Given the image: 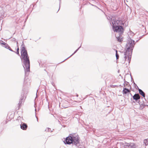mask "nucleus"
<instances>
[{
	"label": "nucleus",
	"mask_w": 148,
	"mask_h": 148,
	"mask_svg": "<svg viewBox=\"0 0 148 148\" xmlns=\"http://www.w3.org/2000/svg\"><path fill=\"white\" fill-rule=\"evenodd\" d=\"M112 23L113 31L119 34V36L116 34L115 35L117 40L120 42H122L123 39L121 35L124 31L123 27L121 25L123 24L122 21L121 20H117L116 21L114 19H113L112 21Z\"/></svg>",
	"instance_id": "1"
},
{
	"label": "nucleus",
	"mask_w": 148,
	"mask_h": 148,
	"mask_svg": "<svg viewBox=\"0 0 148 148\" xmlns=\"http://www.w3.org/2000/svg\"><path fill=\"white\" fill-rule=\"evenodd\" d=\"M22 61L23 64V66L25 70V73L29 71L30 61L27 51L25 49L23 42L21 45V48Z\"/></svg>",
	"instance_id": "2"
},
{
	"label": "nucleus",
	"mask_w": 148,
	"mask_h": 148,
	"mask_svg": "<svg viewBox=\"0 0 148 148\" xmlns=\"http://www.w3.org/2000/svg\"><path fill=\"white\" fill-rule=\"evenodd\" d=\"M135 41L131 39H129L126 45L125 51L122 52L124 53V61L130 63V61L132 50L135 45Z\"/></svg>",
	"instance_id": "3"
},
{
	"label": "nucleus",
	"mask_w": 148,
	"mask_h": 148,
	"mask_svg": "<svg viewBox=\"0 0 148 148\" xmlns=\"http://www.w3.org/2000/svg\"><path fill=\"white\" fill-rule=\"evenodd\" d=\"M64 143L65 144L68 145L72 143L77 146L79 145L78 136L76 134H71V136L66 137Z\"/></svg>",
	"instance_id": "4"
},
{
	"label": "nucleus",
	"mask_w": 148,
	"mask_h": 148,
	"mask_svg": "<svg viewBox=\"0 0 148 148\" xmlns=\"http://www.w3.org/2000/svg\"><path fill=\"white\" fill-rule=\"evenodd\" d=\"M21 97L20 98L18 104L19 106H21L22 102L24 101L26 97V95L24 93L21 95Z\"/></svg>",
	"instance_id": "5"
},
{
	"label": "nucleus",
	"mask_w": 148,
	"mask_h": 148,
	"mask_svg": "<svg viewBox=\"0 0 148 148\" xmlns=\"http://www.w3.org/2000/svg\"><path fill=\"white\" fill-rule=\"evenodd\" d=\"M20 122L21 123V124H20L21 128L23 130H26L27 127V124L25 123H22L21 121Z\"/></svg>",
	"instance_id": "6"
},
{
	"label": "nucleus",
	"mask_w": 148,
	"mask_h": 148,
	"mask_svg": "<svg viewBox=\"0 0 148 148\" xmlns=\"http://www.w3.org/2000/svg\"><path fill=\"white\" fill-rule=\"evenodd\" d=\"M125 146H127L129 148H135V145L133 143H126Z\"/></svg>",
	"instance_id": "7"
},
{
	"label": "nucleus",
	"mask_w": 148,
	"mask_h": 148,
	"mask_svg": "<svg viewBox=\"0 0 148 148\" xmlns=\"http://www.w3.org/2000/svg\"><path fill=\"white\" fill-rule=\"evenodd\" d=\"M133 99L137 101L140 99V96L138 94H135L133 96Z\"/></svg>",
	"instance_id": "8"
},
{
	"label": "nucleus",
	"mask_w": 148,
	"mask_h": 148,
	"mask_svg": "<svg viewBox=\"0 0 148 148\" xmlns=\"http://www.w3.org/2000/svg\"><path fill=\"white\" fill-rule=\"evenodd\" d=\"M130 92V90L126 88H123V94H126L128 92L129 93Z\"/></svg>",
	"instance_id": "9"
},
{
	"label": "nucleus",
	"mask_w": 148,
	"mask_h": 148,
	"mask_svg": "<svg viewBox=\"0 0 148 148\" xmlns=\"http://www.w3.org/2000/svg\"><path fill=\"white\" fill-rule=\"evenodd\" d=\"M138 91L139 94L142 95L143 97H145V94L142 90L138 88Z\"/></svg>",
	"instance_id": "10"
},
{
	"label": "nucleus",
	"mask_w": 148,
	"mask_h": 148,
	"mask_svg": "<svg viewBox=\"0 0 148 148\" xmlns=\"http://www.w3.org/2000/svg\"><path fill=\"white\" fill-rule=\"evenodd\" d=\"M0 45H4V46H3L5 48H7V49L8 48V47H9V46L7 44V43H6L5 42H0Z\"/></svg>",
	"instance_id": "11"
},
{
	"label": "nucleus",
	"mask_w": 148,
	"mask_h": 148,
	"mask_svg": "<svg viewBox=\"0 0 148 148\" xmlns=\"http://www.w3.org/2000/svg\"><path fill=\"white\" fill-rule=\"evenodd\" d=\"M28 80H29L28 79H26V80H24V84L26 86H27V85H26V84H27V85L28 86L30 84V82H27Z\"/></svg>",
	"instance_id": "12"
},
{
	"label": "nucleus",
	"mask_w": 148,
	"mask_h": 148,
	"mask_svg": "<svg viewBox=\"0 0 148 148\" xmlns=\"http://www.w3.org/2000/svg\"><path fill=\"white\" fill-rule=\"evenodd\" d=\"M144 144L146 146L148 145V138L144 140Z\"/></svg>",
	"instance_id": "13"
},
{
	"label": "nucleus",
	"mask_w": 148,
	"mask_h": 148,
	"mask_svg": "<svg viewBox=\"0 0 148 148\" xmlns=\"http://www.w3.org/2000/svg\"><path fill=\"white\" fill-rule=\"evenodd\" d=\"M81 46H80V47L78 48L74 52V53L72 54L70 56H69V57H68V58H67V59H66L65 60H66L68 58H69L71 57V56H73V54H74L81 47Z\"/></svg>",
	"instance_id": "14"
},
{
	"label": "nucleus",
	"mask_w": 148,
	"mask_h": 148,
	"mask_svg": "<svg viewBox=\"0 0 148 148\" xmlns=\"http://www.w3.org/2000/svg\"><path fill=\"white\" fill-rule=\"evenodd\" d=\"M45 131L47 132H53V131L51 130V129L49 128H46L45 130Z\"/></svg>",
	"instance_id": "15"
},
{
	"label": "nucleus",
	"mask_w": 148,
	"mask_h": 148,
	"mask_svg": "<svg viewBox=\"0 0 148 148\" xmlns=\"http://www.w3.org/2000/svg\"><path fill=\"white\" fill-rule=\"evenodd\" d=\"M116 59L117 60V59H119V55L117 53V51L116 50Z\"/></svg>",
	"instance_id": "16"
},
{
	"label": "nucleus",
	"mask_w": 148,
	"mask_h": 148,
	"mask_svg": "<svg viewBox=\"0 0 148 148\" xmlns=\"http://www.w3.org/2000/svg\"><path fill=\"white\" fill-rule=\"evenodd\" d=\"M19 48L18 47L17 49V51L16 52H15V53H16L18 55H19Z\"/></svg>",
	"instance_id": "17"
},
{
	"label": "nucleus",
	"mask_w": 148,
	"mask_h": 148,
	"mask_svg": "<svg viewBox=\"0 0 148 148\" xmlns=\"http://www.w3.org/2000/svg\"><path fill=\"white\" fill-rule=\"evenodd\" d=\"M8 49L10 51H12V52H15V51H13V50H12V49L9 46V47H8Z\"/></svg>",
	"instance_id": "18"
},
{
	"label": "nucleus",
	"mask_w": 148,
	"mask_h": 148,
	"mask_svg": "<svg viewBox=\"0 0 148 148\" xmlns=\"http://www.w3.org/2000/svg\"><path fill=\"white\" fill-rule=\"evenodd\" d=\"M12 41L14 42H16L17 44H18V42L16 41V40L15 38H13L12 39Z\"/></svg>",
	"instance_id": "19"
},
{
	"label": "nucleus",
	"mask_w": 148,
	"mask_h": 148,
	"mask_svg": "<svg viewBox=\"0 0 148 148\" xmlns=\"http://www.w3.org/2000/svg\"><path fill=\"white\" fill-rule=\"evenodd\" d=\"M19 119H17L16 120V122H19Z\"/></svg>",
	"instance_id": "20"
},
{
	"label": "nucleus",
	"mask_w": 148,
	"mask_h": 148,
	"mask_svg": "<svg viewBox=\"0 0 148 148\" xmlns=\"http://www.w3.org/2000/svg\"><path fill=\"white\" fill-rule=\"evenodd\" d=\"M36 118H37V121H38V118L36 116Z\"/></svg>",
	"instance_id": "21"
},
{
	"label": "nucleus",
	"mask_w": 148,
	"mask_h": 148,
	"mask_svg": "<svg viewBox=\"0 0 148 148\" xmlns=\"http://www.w3.org/2000/svg\"><path fill=\"white\" fill-rule=\"evenodd\" d=\"M113 86V85H111V87H113V86Z\"/></svg>",
	"instance_id": "22"
},
{
	"label": "nucleus",
	"mask_w": 148,
	"mask_h": 148,
	"mask_svg": "<svg viewBox=\"0 0 148 148\" xmlns=\"http://www.w3.org/2000/svg\"><path fill=\"white\" fill-rule=\"evenodd\" d=\"M76 96H77V97H78V95H76Z\"/></svg>",
	"instance_id": "23"
},
{
	"label": "nucleus",
	"mask_w": 148,
	"mask_h": 148,
	"mask_svg": "<svg viewBox=\"0 0 148 148\" xmlns=\"http://www.w3.org/2000/svg\"><path fill=\"white\" fill-rule=\"evenodd\" d=\"M61 3V1H60V3H59L60 5V3Z\"/></svg>",
	"instance_id": "24"
},
{
	"label": "nucleus",
	"mask_w": 148,
	"mask_h": 148,
	"mask_svg": "<svg viewBox=\"0 0 148 148\" xmlns=\"http://www.w3.org/2000/svg\"><path fill=\"white\" fill-rule=\"evenodd\" d=\"M130 95H131V96H132V94L131 93H130Z\"/></svg>",
	"instance_id": "25"
},
{
	"label": "nucleus",
	"mask_w": 148,
	"mask_h": 148,
	"mask_svg": "<svg viewBox=\"0 0 148 148\" xmlns=\"http://www.w3.org/2000/svg\"><path fill=\"white\" fill-rule=\"evenodd\" d=\"M35 111H36V109H35Z\"/></svg>",
	"instance_id": "26"
}]
</instances>
